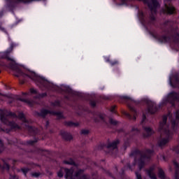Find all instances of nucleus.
Masks as SVG:
<instances>
[{
	"label": "nucleus",
	"instance_id": "3",
	"mask_svg": "<svg viewBox=\"0 0 179 179\" xmlns=\"http://www.w3.org/2000/svg\"><path fill=\"white\" fill-rule=\"evenodd\" d=\"M167 121V117L164 116L163 117V120L162 122H161L159 124V132H165V134H167V129L166 128V122Z\"/></svg>",
	"mask_w": 179,
	"mask_h": 179
},
{
	"label": "nucleus",
	"instance_id": "34",
	"mask_svg": "<svg viewBox=\"0 0 179 179\" xmlns=\"http://www.w3.org/2000/svg\"><path fill=\"white\" fill-rule=\"evenodd\" d=\"M176 124V122H172V125H174Z\"/></svg>",
	"mask_w": 179,
	"mask_h": 179
},
{
	"label": "nucleus",
	"instance_id": "6",
	"mask_svg": "<svg viewBox=\"0 0 179 179\" xmlns=\"http://www.w3.org/2000/svg\"><path fill=\"white\" fill-rule=\"evenodd\" d=\"M174 7L171 6H166V13H169L170 15H172V13H174Z\"/></svg>",
	"mask_w": 179,
	"mask_h": 179
},
{
	"label": "nucleus",
	"instance_id": "16",
	"mask_svg": "<svg viewBox=\"0 0 179 179\" xmlns=\"http://www.w3.org/2000/svg\"><path fill=\"white\" fill-rule=\"evenodd\" d=\"M64 163L65 164H75V163L73 162V161L71 160V159L70 160V162H69V161H64Z\"/></svg>",
	"mask_w": 179,
	"mask_h": 179
},
{
	"label": "nucleus",
	"instance_id": "36",
	"mask_svg": "<svg viewBox=\"0 0 179 179\" xmlns=\"http://www.w3.org/2000/svg\"><path fill=\"white\" fill-rule=\"evenodd\" d=\"M150 113H151L152 114H153V112H152V111H150Z\"/></svg>",
	"mask_w": 179,
	"mask_h": 179
},
{
	"label": "nucleus",
	"instance_id": "35",
	"mask_svg": "<svg viewBox=\"0 0 179 179\" xmlns=\"http://www.w3.org/2000/svg\"><path fill=\"white\" fill-rule=\"evenodd\" d=\"M22 171H23L24 173H26V171H24V169H23Z\"/></svg>",
	"mask_w": 179,
	"mask_h": 179
},
{
	"label": "nucleus",
	"instance_id": "17",
	"mask_svg": "<svg viewBox=\"0 0 179 179\" xmlns=\"http://www.w3.org/2000/svg\"><path fill=\"white\" fill-rule=\"evenodd\" d=\"M19 118H20L21 120H22V121H26V119L24 118V115H23V113H20L19 115Z\"/></svg>",
	"mask_w": 179,
	"mask_h": 179
},
{
	"label": "nucleus",
	"instance_id": "14",
	"mask_svg": "<svg viewBox=\"0 0 179 179\" xmlns=\"http://www.w3.org/2000/svg\"><path fill=\"white\" fill-rule=\"evenodd\" d=\"M10 125L11 128H15V129H19V126L16 124L15 123L11 122L10 123Z\"/></svg>",
	"mask_w": 179,
	"mask_h": 179
},
{
	"label": "nucleus",
	"instance_id": "9",
	"mask_svg": "<svg viewBox=\"0 0 179 179\" xmlns=\"http://www.w3.org/2000/svg\"><path fill=\"white\" fill-rule=\"evenodd\" d=\"M0 119L2 122H5V121L6 120V111L1 112L0 113Z\"/></svg>",
	"mask_w": 179,
	"mask_h": 179
},
{
	"label": "nucleus",
	"instance_id": "10",
	"mask_svg": "<svg viewBox=\"0 0 179 179\" xmlns=\"http://www.w3.org/2000/svg\"><path fill=\"white\" fill-rule=\"evenodd\" d=\"M145 131L148 136H149V135H152V134H153V130H152L150 127H145Z\"/></svg>",
	"mask_w": 179,
	"mask_h": 179
},
{
	"label": "nucleus",
	"instance_id": "27",
	"mask_svg": "<svg viewBox=\"0 0 179 179\" xmlns=\"http://www.w3.org/2000/svg\"><path fill=\"white\" fill-rule=\"evenodd\" d=\"M30 92L31 93H37V91L36 90L33 89V88L30 90Z\"/></svg>",
	"mask_w": 179,
	"mask_h": 179
},
{
	"label": "nucleus",
	"instance_id": "31",
	"mask_svg": "<svg viewBox=\"0 0 179 179\" xmlns=\"http://www.w3.org/2000/svg\"><path fill=\"white\" fill-rule=\"evenodd\" d=\"M175 179H179V177H178V175H176V176H175Z\"/></svg>",
	"mask_w": 179,
	"mask_h": 179
},
{
	"label": "nucleus",
	"instance_id": "25",
	"mask_svg": "<svg viewBox=\"0 0 179 179\" xmlns=\"http://www.w3.org/2000/svg\"><path fill=\"white\" fill-rule=\"evenodd\" d=\"M173 166H175V167H179V164H178V163H177V162H176V161H174L173 162Z\"/></svg>",
	"mask_w": 179,
	"mask_h": 179
},
{
	"label": "nucleus",
	"instance_id": "13",
	"mask_svg": "<svg viewBox=\"0 0 179 179\" xmlns=\"http://www.w3.org/2000/svg\"><path fill=\"white\" fill-rule=\"evenodd\" d=\"M148 176L150 177L152 179H156V176L153 172L148 171Z\"/></svg>",
	"mask_w": 179,
	"mask_h": 179
},
{
	"label": "nucleus",
	"instance_id": "8",
	"mask_svg": "<svg viewBox=\"0 0 179 179\" xmlns=\"http://www.w3.org/2000/svg\"><path fill=\"white\" fill-rule=\"evenodd\" d=\"M169 141H170V138H163L159 141V146H164V145H166V143H169Z\"/></svg>",
	"mask_w": 179,
	"mask_h": 179
},
{
	"label": "nucleus",
	"instance_id": "28",
	"mask_svg": "<svg viewBox=\"0 0 179 179\" xmlns=\"http://www.w3.org/2000/svg\"><path fill=\"white\" fill-rule=\"evenodd\" d=\"M33 177H38L39 174L37 173H32Z\"/></svg>",
	"mask_w": 179,
	"mask_h": 179
},
{
	"label": "nucleus",
	"instance_id": "15",
	"mask_svg": "<svg viewBox=\"0 0 179 179\" xmlns=\"http://www.w3.org/2000/svg\"><path fill=\"white\" fill-rule=\"evenodd\" d=\"M66 135H68L66 133H64V134H62L63 138H64V139H66V141H69V139H71V138H72V136H69V138H68L66 137Z\"/></svg>",
	"mask_w": 179,
	"mask_h": 179
},
{
	"label": "nucleus",
	"instance_id": "4",
	"mask_svg": "<svg viewBox=\"0 0 179 179\" xmlns=\"http://www.w3.org/2000/svg\"><path fill=\"white\" fill-rule=\"evenodd\" d=\"M149 8H150L152 12H155L157 8H159V5L157 3V1L152 0L150 3L148 4Z\"/></svg>",
	"mask_w": 179,
	"mask_h": 179
},
{
	"label": "nucleus",
	"instance_id": "12",
	"mask_svg": "<svg viewBox=\"0 0 179 179\" xmlns=\"http://www.w3.org/2000/svg\"><path fill=\"white\" fill-rule=\"evenodd\" d=\"M67 125L69 127H78V123H74L73 122H68Z\"/></svg>",
	"mask_w": 179,
	"mask_h": 179
},
{
	"label": "nucleus",
	"instance_id": "23",
	"mask_svg": "<svg viewBox=\"0 0 179 179\" xmlns=\"http://www.w3.org/2000/svg\"><path fill=\"white\" fill-rule=\"evenodd\" d=\"M136 176L137 179H142V176H141V174L139 173L136 172Z\"/></svg>",
	"mask_w": 179,
	"mask_h": 179
},
{
	"label": "nucleus",
	"instance_id": "11",
	"mask_svg": "<svg viewBox=\"0 0 179 179\" xmlns=\"http://www.w3.org/2000/svg\"><path fill=\"white\" fill-rule=\"evenodd\" d=\"M117 143H118V141H115V142L109 144L108 148H110V149H116Z\"/></svg>",
	"mask_w": 179,
	"mask_h": 179
},
{
	"label": "nucleus",
	"instance_id": "5",
	"mask_svg": "<svg viewBox=\"0 0 179 179\" xmlns=\"http://www.w3.org/2000/svg\"><path fill=\"white\" fill-rule=\"evenodd\" d=\"M27 76L32 79V80H38V79H40V77L34 72H29Z\"/></svg>",
	"mask_w": 179,
	"mask_h": 179
},
{
	"label": "nucleus",
	"instance_id": "19",
	"mask_svg": "<svg viewBox=\"0 0 179 179\" xmlns=\"http://www.w3.org/2000/svg\"><path fill=\"white\" fill-rule=\"evenodd\" d=\"M109 122H110V124H117V121H115V120H113V119H110V120H109Z\"/></svg>",
	"mask_w": 179,
	"mask_h": 179
},
{
	"label": "nucleus",
	"instance_id": "7",
	"mask_svg": "<svg viewBox=\"0 0 179 179\" xmlns=\"http://www.w3.org/2000/svg\"><path fill=\"white\" fill-rule=\"evenodd\" d=\"M177 99V94L176 92H172L168 95V100H176Z\"/></svg>",
	"mask_w": 179,
	"mask_h": 179
},
{
	"label": "nucleus",
	"instance_id": "30",
	"mask_svg": "<svg viewBox=\"0 0 179 179\" xmlns=\"http://www.w3.org/2000/svg\"><path fill=\"white\" fill-rule=\"evenodd\" d=\"M114 107H112V108L110 109V111L112 112V113H114Z\"/></svg>",
	"mask_w": 179,
	"mask_h": 179
},
{
	"label": "nucleus",
	"instance_id": "1",
	"mask_svg": "<svg viewBox=\"0 0 179 179\" xmlns=\"http://www.w3.org/2000/svg\"><path fill=\"white\" fill-rule=\"evenodd\" d=\"M62 171H65V178L71 179L74 177L76 179H89V176L85 174L83 169H79L76 165H73L71 169H62L58 173V177H64Z\"/></svg>",
	"mask_w": 179,
	"mask_h": 179
},
{
	"label": "nucleus",
	"instance_id": "20",
	"mask_svg": "<svg viewBox=\"0 0 179 179\" xmlns=\"http://www.w3.org/2000/svg\"><path fill=\"white\" fill-rule=\"evenodd\" d=\"M81 134H83V135H86L87 134H89V130H86V129L82 130Z\"/></svg>",
	"mask_w": 179,
	"mask_h": 179
},
{
	"label": "nucleus",
	"instance_id": "26",
	"mask_svg": "<svg viewBox=\"0 0 179 179\" xmlns=\"http://www.w3.org/2000/svg\"><path fill=\"white\" fill-rule=\"evenodd\" d=\"M175 152H176V153H179V145L175 148Z\"/></svg>",
	"mask_w": 179,
	"mask_h": 179
},
{
	"label": "nucleus",
	"instance_id": "22",
	"mask_svg": "<svg viewBox=\"0 0 179 179\" xmlns=\"http://www.w3.org/2000/svg\"><path fill=\"white\" fill-rule=\"evenodd\" d=\"M3 169H5L6 170H9V164L4 163Z\"/></svg>",
	"mask_w": 179,
	"mask_h": 179
},
{
	"label": "nucleus",
	"instance_id": "2",
	"mask_svg": "<svg viewBox=\"0 0 179 179\" xmlns=\"http://www.w3.org/2000/svg\"><path fill=\"white\" fill-rule=\"evenodd\" d=\"M11 69L14 71L15 76H17V78H19V76H24V74H23L20 71V69H19V66L15 63L14 65L11 66Z\"/></svg>",
	"mask_w": 179,
	"mask_h": 179
},
{
	"label": "nucleus",
	"instance_id": "18",
	"mask_svg": "<svg viewBox=\"0 0 179 179\" xmlns=\"http://www.w3.org/2000/svg\"><path fill=\"white\" fill-rule=\"evenodd\" d=\"M99 118H100L101 121H104V118H106V115H100L99 116Z\"/></svg>",
	"mask_w": 179,
	"mask_h": 179
},
{
	"label": "nucleus",
	"instance_id": "29",
	"mask_svg": "<svg viewBox=\"0 0 179 179\" xmlns=\"http://www.w3.org/2000/svg\"><path fill=\"white\" fill-rule=\"evenodd\" d=\"M91 106H92V107H94V106H96V102L94 101L91 102Z\"/></svg>",
	"mask_w": 179,
	"mask_h": 179
},
{
	"label": "nucleus",
	"instance_id": "21",
	"mask_svg": "<svg viewBox=\"0 0 179 179\" xmlns=\"http://www.w3.org/2000/svg\"><path fill=\"white\" fill-rule=\"evenodd\" d=\"M3 143H2V141L0 140V152H2V150H3Z\"/></svg>",
	"mask_w": 179,
	"mask_h": 179
},
{
	"label": "nucleus",
	"instance_id": "24",
	"mask_svg": "<svg viewBox=\"0 0 179 179\" xmlns=\"http://www.w3.org/2000/svg\"><path fill=\"white\" fill-rule=\"evenodd\" d=\"M176 121L178 122H179V112H176Z\"/></svg>",
	"mask_w": 179,
	"mask_h": 179
},
{
	"label": "nucleus",
	"instance_id": "37",
	"mask_svg": "<svg viewBox=\"0 0 179 179\" xmlns=\"http://www.w3.org/2000/svg\"><path fill=\"white\" fill-rule=\"evenodd\" d=\"M10 60L13 61V59H10Z\"/></svg>",
	"mask_w": 179,
	"mask_h": 179
},
{
	"label": "nucleus",
	"instance_id": "38",
	"mask_svg": "<svg viewBox=\"0 0 179 179\" xmlns=\"http://www.w3.org/2000/svg\"><path fill=\"white\" fill-rule=\"evenodd\" d=\"M0 169H1V166H0Z\"/></svg>",
	"mask_w": 179,
	"mask_h": 179
},
{
	"label": "nucleus",
	"instance_id": "33",
	"mask_svg": "<svg viewBox=\"0 0 179 179\" xmlns=\"http://www.w3.org/2000/svg\"><path fill=\"white\" fill-rule=\"evenodd\" d=\"M10 179H16L14 176L11 177Z\"/></svg>",
	"mask_w": 179,
	"mask_h": 179
},
{
	"label": "nucleus",
	"instance_id": "32",
	"mask_svg": "<svg viewBox=\"0 0 179 179\" xmlns=\"http://www.w3.org/2000/svg\"><path fill=\"white\" fill-rule=\"evenodd\" d=\"M142 166V163H140V164H139V167H140V169H142V166Z\"/></svg>",
	"mask_w": 179,
	"mask_h": 179
}]
</instances>
